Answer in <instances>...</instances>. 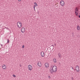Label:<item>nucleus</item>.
I'll list each match as a JSON object with an SVG mask.
<instances>
[{
	"label": "nucleus",
	"mask_w": 80,
	"mask_h": 80,
	"mask_svg": "<svg viewBox=\"0 0 80 80\" xmlns=\"http://www.w3.org/2000/svg\"><path fill=\"white\" fill-rule=\"evenodd\" d=\"M21 32L22 33H23L25 32V28H24V27H23L21 28Z\"/></svg>",
	"instance_id": "obj_6"
},
{
	"label": "nucleus",
	"mask_w": 80,
	"mask_h": 80,
	"mask_svg": "<svg viewBox=\"0 0 80 80\" xmlns=\"http://www.w3.org/2000/svg\"><path fill=\"white\" fill-rule=\"evenodd\" d=\"M34 3L35 4V5H36V6H38V5H37V3L36 2H34Z\"/></svg>",
	"instance_id": "obj_17"
},
{
	"label": "nucleus",
	"mask_w": 80,
	"mask_h": 80,
	"mask_svg": "<svg viewBox=\"0 0 80 80\" xmlns=\"http://www.w3.org/2000/svg\"><path fill=\"white\" fill-rule=\"evenodd\" d=\"M24 47H25V46L23 45H22V48H24Z\"/></svg>",
	"instance_id": "obj_19"
},
{
	"label": "nucleus",
	"mask_w": 80,
	"mask_h": 80,
	"mask_svg": "<svg viewBox=\"0 0 80 80\" xmlns=\"http://www.w3.org/2000/svg\"><path fill=\"white\" fill-rule=\"evenodd\" d=\"M53 61L54 63H57V59L55 58H53Z\"/></svg>",
	"instance_id": "obj_13"
},
{
	"label": "nucleus",
	"mask_w": 80,
	"mask_h": 80,
	"mask_svg": "<svg viewBox=\"0 0 80 80\" xmlns=\"http://www.w3.org/2000/svg\"><path fill=\"white\" fill-rule=\"evenodd\" d=\"M7 41H8L7 43H9V42H10V41H9V39H7Z\"/></svg>",
	"instance_id": "obj_18"
},
{
	"label": "nucleus",
	"mask_w": 80,
	"mask_h": 80,
	"mask_svg": "<svg viewBox=\"0 0 80 80\" xmlns=\"http://www.w3.org/2000/svg\"><path fill=\"white\" fill-rule=\"evenodd\" d=\"M45 65L46 68H48V67H49V65H48V63H45Z\"/></svg>",
	"instance_id": "obj_11"
},
{
	"label": "nucleus",
	"mask_w": 80,
	"mask_h": 80,
	"mask_svg": "<svg viewBox=\"0 0 80 80\" xmlns=\"http://www.w3.org/2000/svg\"><path fill=\"white\" fill-rule=\"evenodd\" d=\"M37 65L39 67H41L42 66V63L40 61H39L37 63Z\"/></svg>",
	"instance_id": "obj_10"
},
{
	"label": "nucleus",
	"mask_w": 80,
	"mask_h": 80,
	"mask_svg": "<svg viewBox=\"0 0 80 80\" xmlns=\"http://www.w3.org/2000/svg\"><path fill=\"white\" fill-rule=\"evenodd\" d=\"M71 78H72V80H73V77H71Z\"/></svg>",
	"instance_id": "obj_24"
},
{
	"label": "nucleus",
	"mask_w": 80,
	"mask_h": 80,
	"mask_svg": "<svg viewBox=\"0 0 80 80\" xmlns=\"http://www.w3.org/2000/svg\"><path fill=\"white\" fill-rule=\"evenodd\" d=\"M48 78H51V77H50V76H48Z\"/></svg>",
	"instance_id": "obj_22"
},
{
	"label": "nucleus",
	"mask_w": 80,
	"mask_h": 80,
	"mask_svg": "<svg viewBox=\"0 0 80 80\" xmlns=\"http://www.w3.org/2000/svg\"><path fill=\"white\" fill-rule=\"evenodd\" d=\"M77 72H79L80 71L79 70V66H76L75 67V69Z\"/></svg>",
	"instance_id": "obj_5"
},
{
	"label": "nucleus",
	"mask_w": 80,
	"mask_h": 80,
	"mask_svg": "<svg viewBox=\"0 0 80 80\" xmlns=\"http://www.w3.org/2000/svg\"><path fill=\"white\" fill-rule=\"evenodd\" d=\"M58 57H59V58H61V57H62L60 53H58Z\"/></svg>",
	"instance_id": "obj_15"
},
{
	"label": "nucleus",
	"mask_w": 80,
	"mask_h": 80,
	"mask_svg": "<svg viewBox=\"0 0 80 80\" xmlns=\"http://www.w3.org/2000/svg\"><path fill=\"white\" fill-rule=\"evenodd\" d=\"M50 72L51 73H53V72H54V71L53 69H52V68L50 69Z\"/></svg>",
	"instance_id": "obj_12"
},
{
	"label": "nucleus",
	"mask_w": 80,
	"mask_h": 80,
	"mask_svg": "<svg viewBox=\"0 0 80 80\" xmlns=\"http://www.w3.org/2000/svg\"><path fill=\"white\" fill-rule=\"evenodd\" d=\"M2 68L3 69H4V70H5V69L7 68V66H6L5 64H3L2 66Z\"/></svg>",
	"instance_id": "obj_9"
},
{
	"label": "nucleus",
	"mask_w": 80,
	"mask_h": 80,
	"mask_svg": "<svg viewBox=\"0 0 80 80\" xmlns=\"http://www.w3.org/2000/svg\"><path fill=\"white\" fill-rule=\"evenodd\" d=\"M17 25L18 27L19 28H22V22H17Z\"/></svg>",
	"instance_id": "obj_1"
},
{
	"label": "nucleus",
	"mask_w": 80,
	"mask_h": 80,
	"mask_svg": "<svg viewBox=\"0 0 80 80\" xmlns=\"http://www.w3.org/2000/svg\"><path fill=\"white\" fill-rule=\"evenodd\" d=\"M7 29H8V28H7Z\"/></svg>",
	"instance_id": "obj_29"
},
{
	"label": "nucleus",
	"mask_w": 80,
	"mask_h": 80,
	"mask_svg": "<svg viewBox=\"0 0 80 80\" xmlns=\"http://www.w3.org/2000/svg\"><path fill=\"white\" fill-rule=\"evenodd\" d=\"M41 55L42 57H44L45 56V53L43 51H42L41 52Z\"/></svg>",
	"instance_id": "obj_7"
},
{
	"label": "nucleus",
	"mask_w": 80,
	"mask_h": 80,
	"mask_svg": "<svg viewBox=\"0 0 80 80\" xmlns=\"http://www.w3.org/2000/svg\"><path fill=\"white\" fill-rule=\"evenodd\" d=\"M77 29L78 30H80V27L79 25H78L77 27Z\"/></svg>",
	"instance_id": "obj_14"
},
{
	"label": "nucleus",
	"mask_w": 80,
	"mask_h": 80,
	"mask_svg": "<svg viewBox=\"0 0 80 80\" xmlns=\"http://www.w3.org/2000/svg\"><path fill=\"white\" fill-rule=\"evenodd\" d=\"M60 4L62 6H63L65 5V2L63 1H61L60 2Z\"/></svg>",
	"instance_id": "obj_8"
},
{
	"label": "nucleus",
	"mask_w": 80,
	"mask_h": 80,
	"mask_svg": "<svg viewBox=\"0 0 80 80\" xmlns=\"http://www.w3.org/2000/svg\"><path fill=\"white\" fill-rule=\"evenodd\" d=\"M19 66L20 67H22V64H20Z\"/></svg>",
	"instance_id": "obj_25"
},
{
	"label": "nucleus",
	"mask_w": 80,
	"mask_h": 80,
	"mask_svg": "<svg viewBox=\"0 0 80 80\" xmlns=\"http://www.w3.org/2000/svg\"><path fill=\"white\" fill-rule=\"evenodd\" d=\"M78 12H79V11H78V8H76L75 9V13L76 16H78Z\"/></svg>",
	"instance_id": "obj_2"
},
{
	"label": "nucleus",
	"mask_w": 80,
	"mask_h": 80,
	"mask_svg": "<svg viewBox=\"0 0 80 80\" xmlns=\"http://www.w3.org/2000/svg\"><path fill=\"white\" fill-rule=\"evenodd\" d=\"M18 2H21L22 1V0H18Z\"/></svg>",
	"instance_id": "obj_23"
},
{
	"label": "nucleus",
	"mask_w": 80,
	"mask_h": 80,
	"mask_svg": "<svg viewBox=\"0 0 80 80\" xmlns=\"http://www.w3.org/2000/svg\"><path fill=\"white\" fill-rule=\"evenodd\" d=\"M54 45H56V44H54Z\"/></svg>",
	"instance_id": "obj_28"
},
{
	"label": "nucleus",
	"mask_w": 80,
	"mask_h": 80,
	"mask_svg": "<svg viewBox=\"0 0 80 80\" xmlns=\"http://www.w3.org/2000/svg\"><path fill=\"white\" fill-rule=\"evenodd\" d=\"M13 77H16V76H15V75L14 74H13Z\"/></svg>",
	"instance_id": "obj_20"
},
{
	"label": "nucleus",
	"mask_w": 80,
	"mask_h": 80,
	"mask_svg": "<svg viewBox=\"0 0 80 80\" xmlns=\"http://www.w3.org/2000/svg\"><path fill=\"white\" fill-rule=\"evenodd\" d=\"M28 69L30 71L32 70V69H33L32 68V66L31 65H29L28 66Z\"/></svg>",
	"instance_id": "obj_4"
},
{
	"label": "nucleus",
	"mask_w": 80,
	"mask_h": 80,
	"mask_svg": "<svg viewBox=\"0 0 80 80\" xmlns=\"http://www.w3.org/2000/svg\"><path fill=\"white\" fill-rule=\"evenodd\" d=\"M79 18H80V15H79Z\"/></svg>",
	"instance_id": "obj_27"
},
{
	"label": "nucleus",
	"mask_w": 80,
	"mask_h": 80,
	"mask_svg": "<svg viewBox=\"0 0 80 80\" xmlns=\"http://www.w3.org/2000/svg\"><path fill=\"white\" fill-rule=\"evenodd\" d=\"M52 46H53V47H54V46H53V45H52Z\"/></svg>",
	"instance_id": "obj_26"
},
{
	"label": "nucleus",
	"mask_w": 80,
	"mask_h": 80,
	"mask_svg": "<svg viewBox=\"0 0 80 80\" xmlns=\"http://www.w3.org/2000/svg\"><path fill=\"white\" fill-rule=\"evenodd\" d=\"M33 7H34V10L35 11V7H36V6L35 5H34L33 6Z\"/></svg>",
	"instance_id": "obj_16"
},
{
	"label": "nucleus",
	"mask_w": 80,
	"mask_h": 80,
	"mask_svg": "<svg viewBox=\"0 0 80 80\" xmlns=\"http://www.w3.org/2000/svg\"><path fill=\"white\" fill-rule=\"evenodd\" d=\"M52 70H53L54 72H57V68L56 66H53L52 68Z\"/></svg>",
	"instance_id": "obj_3"
},
{
	"label": "nucleus",
	"mask_w": 80,
	"mask_h": 80,
	"mask_svg": "<svg viewBox=\"0 0 80 80\" xmlns=\"http://www.w3.org/2000/svg\"><path fill=\"white\" fill-rule=\"evenodd\" d=\"M71 68H72V69L73 70V69H74V68H73V67H71Z\"/></svg>",
	"instance_id": "obj_21"
}]
</instances>
